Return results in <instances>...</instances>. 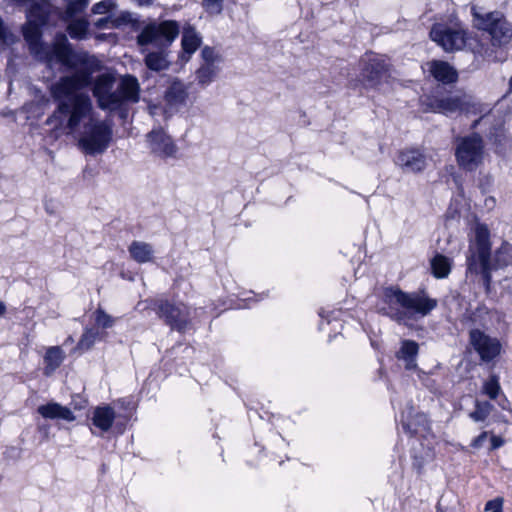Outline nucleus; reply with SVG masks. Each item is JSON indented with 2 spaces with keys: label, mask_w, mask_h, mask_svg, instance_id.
<instances>
[{
  "label": "nucleus",
  "mask_w": 512,
  "mask_h": 512,
  "mask_svg": "<svg viewBox=\"0 0 512 512\" xmlns=\"http://www.w3.org/2000/svg\"><path fill=\"white\" fill-rule=\"evenodd\" d=\"M40 26L28 20L23 29L30 53L49 66L61 64L75 70L51 86V95L57 102V109L47 119V123H55V128H64L72 133L92 111L91 99L81 89L91 83V74L100 69V62L86 52L74 51L63 33H57L50 44L42 42Z\"/></svg>",
  "instance_id": "nucleus-1"
},
{
  "label": "nucleus",
  "mask_w": 512,
  "mask_h": 512,
  "mask_svg": "<svg viewBox=\"0 0 512 512\" xmlns=\"http://www.w3.org/2000/svg\"><path fill=\"white\" fill-rule=\"evenodd\" d=\"M91 74V83H93L92 92L97 100L98 107L102 110L115 111L121 109L128 103H137L140 99V85L136 77L132 75L123 76L116 88L115 77L111 74L104 73L99 75L93 82V74ZM87 88L81 89V92L89 95L85 91Z\"/></svg>",
  "instance_id": "nucleus-2"
},
{
  "label": "nucleus",
  "mask_w": 512,
  "mask_h": 512,
  "mask_svg": "<svg viewBox=\"0 0 512 512\" xmlns=\"http://www.w3.org/2000/svg\"><path fill=\"white\" fill-rule=\"evenodd\" d=\"M180 33V25L175 20H164L151 22L143 27L137 35V44L141 47L156 45L157 51H150L146 54L144 62L147 68L152 71H163L169 68L170 62L167 58L166 49L175 41Z\"/></svg>",
  "instance_id": "nucleus-3"
},
{
  "label": "nucleus",
  "mask_w": 512,
  "mask_h": 512,
  "mask_svg": "<svg viewBox=\"0 0 512 512\" xmlns=\"http://www.w3.org/2000/svg\"><path fill=\"white\" fill-rule=\"evenodd\" d=\"M386 315L394 321L407 325L410 321L423 318L437 307V300L424 290L404 292L398 288L385 291Z\"/></svg>",
  "instance_id": "nucleus-4"
},
{
  "label": "nucleus",
  "mask_w": 512,
  "mask_h": 512,
  "mask_svg": "<svg viewBox=\"0 0 512 512\" xmlns=\"http://www.w3.org/2000/svg\"><path fill=\"white\" fill-rule=\"evenodd\" d=\"M454 155L461 170L466 172L476 171L484 164L488 156L483 137L476 132L456 137Z\"/></svg>",
  "instance_id": "nucleus-5"
},
{
  "label": "nucleus",
  "mask_w": 512,
  "mask_h": 512,
  "mask_svg": "<svg viewBox=\"0 0 512 512\" xmlns=\"http://www.w3.org/2000/svg\"><path fill=\"white\" fill-rule=\"evenodd\" d=\"M112 140V128L104 121L90 120L79 138L80 148L89 155L104 153Z\"/></svg>",
  "instance_id": "nucleus-6"
},
{
  "label": "nucleus",
  "mask_w": 512,
  "mask_h": 512,
  "mask_svg": "<svg viewBox=\"0 0 512 512\" xmlns=\"http://www.w3.org/2000/svg\"><path fill=\"white\" fill-rule=\"evenodd\" d=\"M475 26L491 35L494 46L508 44L512 39V28L501 12L481 14L476 7L472 8Z\"/></svg>",
  "instance_id": "nucleus-7"
},
{
  "label": "nucleus",
  "mask_w": 512,
  "mask_h": 512,
  "mask_svg": "<svg viewBox=\"0 0 512 512\" xmlns=\"http://www.w3.org/2000/svg\"><path fill=\"white\" fill-rule=\"evenodd\" d=\"M475 248L479 261V266L475 262V255L468 257V270L479 272L482 274L487 285L490 283L491 266H490V231L485 224H477L475 226Z\"/></svg>",
  "instance_id": "nucleus-8"
},
{
  "label": "nucleus",
  "mask_w": 512,
  "mask_h": 512,
  "mask_svg": "<svg viewBox=\"0 0 512 512\" xmlns=\"http://www.w3.org/2000/svg\"><path fill=\"white\" fill-rule=\"evenodd\" d=\"M145 308L154 307L160 319L171 327V329L183 332L189 324L190 312L189 308L183 303H171L168 300H157L148 303L146 301Z\"/></svg>",
  "instance_id": "nucleus-9"
},
{
  "label": "nucleus",
  "mask_w": 512,
  "mask_h": 512,
  "mask_svg": "<svg viewBox=\"0 0 512 512\" xmlns=\"http://www.w3.org/2000/svg\"><path fill=\"white\" fill-rule=\"evenodd\" d=\"M430 37L446 52L461 50L466 44L465 31L460 27L435 24L430 31Z\"/></svg>",
  "instance_id": "nucleus-10"
},
{
  "label": "nucleus",
  "mask_w": 512,
  "mask_h": 512,
  "mask_svg": "<svg viewBox=\"0 0 512 512\" xmlns=\"http://www.w3.org/2000/svg\"><path fill=\"white\" fill-rule=\"evenodd\" d=\"M474 107L473 98L460 93L443 98H435L427 104V111L451 114L456 112H469Z\"/></svg>",
  "instance_id": "nucleus-11"
},
{
  "label": "nucleus",
  "mask_w": 512,
  "mask_h": 512,
  "mask_svg": "<svg viewBox=\"0 0 512 512\" xmlns=\"http://www.w3.org/2000/svg\"><path fill=\"white\" fill-rule=\"evenodd\" d=\"M362 63L361 76L369 87H377L389 76V64L382 56H367Z\"/></svg>",
  "instance_id": "nucleus-12"
},
{
  "label": "nucleus",
  "mask_w": 512,
  "mask_h": 512,
  "mask_svg": "<svg viewBox=\"0 0 512 512\" xmlns=\"http://www.w3.org/2000/svg\"><path fill=\"white\" fill-rule=\"evenodd\" d=\"M147 142L151 153L160 158L175 157L178 150L172 138L161 128L149 132Z\"/></svg>",
  "instance_id": "nucleus-13"
},
{
  "label": "nucleus",
  "mask_w": 512,
  "mask_h": 512,
  "mask_svg": "<svg viewBox=\"0 0 512 512\" xmlns=\"http://www.w3.org/2000/svg\"><path fill=\"white\" fill-rule=\"evenodd\" d=\"M470 343L478 352L483 361H490L500 353L501 345L495 338H491L480 330L470 332Z\"/></svg>",
  "instance_id": "nucleus-14"
},
{
  "label": "nucleus",
  "mask_w": 512,
  "mask_h": 512,
  "mask_svg": "<svg viewBox=\"0 0 512 512\" xmlns=\"http://www.w3.org/2000/svg\"><path fill=\"white\" fill-rule=\"evenodd\" d=\"M395 164L404 173H419L427 166V157L419 149H404L398 152Z\"/></svg>",
  "instance_id": "nucleus-15"
},
{
  "label": "nucleus",
  "mask_w": 512,
  "mask_h": 512,
  "mask_svg": "<svg viewBox=\"0 0 512 512\" xmlns=\"http://www.w3.org/2000/svg\"><path fill=\"white\" fill-rule=\"evenodd\" d=\"M188 96L187 85L178 79H174L165 91L164 100L170 108L179 109L186 104Z\"/></svg>",
  "instance_id": "nucleus-16"
},
{
  "label": "nucleus",
  "mask_w": 512,
  "mask_h": 512,
  "mask_svg": "<svg viewBox=\"0 0 512 512\" xmlns=\"http://www.w3.org/2000/svg\"><path fill=\"white\" fill-rule=\"evenodd\" d=\"M428 66L430 74L439 82L450 84L458 79L457 71L445 61L434 60Z\"/></svg>",
  "instance_id": "nucleus-17"
},
{
  "label": "nucleus",
  "mask_w": 512,
  "mask_h": 512,
  "mask_svg": "<svg viewBox=\"0 0 512 512\" xmlns=\"http://www.w3.org/2000/svg\"><path fill=\"white\" fill-rule=\"evenodd\" d=\"M202 43V37L196 28L186 24L182 30L181 46L183 54H187V59L197 51Z\"/></svg>",
  "instance_id": "nucleus-18"
},
{
  "label": "nucleus",
  "mask_w": 512,
  "mask_h": 512,
  "mask_svg": "<svg viewBox=\"0 0 512 512\" xmlns=\"http://www.w3.org/2000/svg\"><path fill=\"white\" fill-rule=\"evenodd\" d=\"M28 19L31 23L44 25L53 11V6L47 0H34L30 2Z\"/></svg>",
  "instance_id": "nucleus-19"
},
{
  "label": "nucleus",
  "mask_w": 512,
  "mask_h": 512,
  "mask_svg": "<svg viewBox=\"0 0 512 512\" xmlns=\"http://www.w3.org/2000/svg\"><path fill=\"white\" fill-rule=\"evenodd\" d=\"M116 413L110 406H99L93 411L92 423L96 428L102 432H107L112 427Z\"/></svg>",
  "instance_id": "nucleus-20"
},
{
  "label": "nucleus",
  "mask_w": 512,
  "mask_h": 512,
  "mask_svg": "<svg viewBox=\"0 0 512 512\" xmlns=\"http://www.w3.org/2000/svg\"><path fill=\"white\" fill-rule=\"evenodd\" d=\"M38 413L42 417L48 419H63L69 422L75 420L73 412L68 407L62 406L58 403L41 405L38 407Z\"/></svg>",
  "instance_id": "nucleus-21"
},
{
  "label": "nucleus",
  "mask_w": 512,
  "mask_h": 512,
  "mask_svg": "<svg viewBox=\"0 0 512 512\" xmlns=\"http://www.w3.org/2000/svg\"><path fill=\"white\" fill-rule=\"evenodd\" d=\"M418 351L419 346L417 342L413 340H403L399 351L396 353V357L405 362V368L407 370H413L417 367L416 358Z\"/></svg>",
  "instance_id": "nucleus-22"
},
{
  "label": "nucleus",
  "mask_w": 512,
  "mask_h": 512,
  "mask_svg": "<svg viewBox=\"0 0 512 512\" xmlns=\"http://www.w3.org/2000/svg\"><path fill=\"white\" fill-rule=\"evenodd\" d=\"M128 252L131 258L139 264L151 262L154 258L152 245L143 241H133L128 247Z\"/></svg>",
  "instance_id": "nucleus-23"
},
{
  "label": "nucleus",
  "mask_w": 512,
  "mask_h": 512,
  "mask_svg": "<svg viewBox=\"0 0 512 512\" xmlns=\"http://www.w3.org/2000/svg\"><path fill=\"white\" fill-rule=\"evenodd\" d=\"M65 352L60 346H52L44 355V375L51 376L63 363Z\"/></svg>",
  "instance_id": "nucleus-24"
},
{
  "label": "nucleus",
  "mask_w": 512,
  "mask_h": 512,
  "mask_svg": "<svg viewBox=\"0 0 512 512\" xmlns=\"http://www.w3.org/2000/svg\"><path fill=\"white\" fill-rule=\"evenodd\" d=\"M488 138L496 146V151L499 153L510 146V139L506 135L501 121H498V123L490 129Z\"/></svg>",
  "instance_id": "nucleus-25"
},
{
  "label": "nucleus",
  "mask_w": 512,
  "mask_h": 512,
  "mask_svg": "<svg viewBox=\"0 0 512 512\" xmlns=\"http://www.w3.org/2000/svg\"><path fill=\"white\" fill-rule=\"evenodd\" d=\"M431 270L432 274L435 278L441 279L446 278L451 271V260L442 255V254H436L431 259Z\"/></svg>",
  "instance_id": "nucleus-26"
},
{
  "label": "nucleus",
  "mask_w": 512,
  "mask_h": 512,
  "mask_svg": "<svg viewBox=\"0 0 512 512\" xmlns=\"http://www.w3.org/2000/svg\"><path fill=\"white\" fill-rule=\"evenodd\" d=\"M219 70V66L202 63L195 73L198 84L201 86L209 85L216 78Z\"/></svg>",
  "instance_id": "nucleus-27"
},
{
  "label": "nucleus",
  "mask_w": 512,
  "mask_h": 512,
  "mask_svg": "<svg viewBox=\"0 0 512 512\" xmlns=\"http://www.w3.org/2000/svg\"><path fill=\"white\" fill-rule=\"evenodd\" d=\"M89 22L85 19L72 20L68 26L67 31L73 39H84L88 33Z\"/></svg>",
  "instance_id": "nucleus-28"
},
{
  "label": "nucleus",
  "mask_w": 512,
  "mask_h": 512,
  "mask_svg": "<svg viewBox=\"0 0 512 512\" xmlns=\"http://www.w3.org/2000/svg\"><path fill=\"white\" fill-rule=\"evenodd\" d=\"M97 339H99V331L94 328H87L83 332L76 349L82 351L90 350Z\"/></svg>",
  "instance_id": "nucleus-29"
},
{
  "label": "nucleus",
  "mask_w": 512,
  "mask_h": 512,
  "mask_svg": "<svg viewBox=\"0 0 512 512\" xmlns=\"http://www.w3.org/2000/svg\"><path fill=\"white\" fill-rule=\"evenodd\" d=\"M495 267L502 268L512 264V248L504 244L495 253Z\"/></svg>",
  "instance_id": "nucleus-30"
},
{
  "label": "nucleus",
  "mask_w": 512,
  "mask_h": 512,
  "mask_svg": "<svg viewBox=\"0 0 512 512\" xmlns=\"http://www.w3.org/2000/svg\"><path fill=\"white\" fill-rule=\"evenodd\" d=\"M493 405L488 401H476L475 410L470 413V418L475 422H482L490 415Z\"/></svg>",
  "instance_id": "nucleus-31"
},
{
  "label": "nucleus",
  "mask_w": 512,
  "mask_h": 512,
  "mask_svg": "<svg viewBox=\"0 0 512 512\" xmlns=\"http://www.w3.org/2000/svg\"><path fill=\"white\" fill-rule=\"evenodd\" d=\"M483 392L491 399H496L500 392L499 379L491 375L483 384Z\"/></svg>",
  "instance_id": "nucleus-32"
},
{
  "label": "nucleus",
  "mask_w": 512,
  "mask_h": 512,
  "mask_svg": "<svg viewBox=\"0 0 512 512\" xmlns=\"http://www.w3.org/2000/svg\"><path fill=\"white\" fill-rule=\"evenodd\" d=\"M202 63L212 64L213 66H219L222 62L221 55L212 47L205 46L201 50Z\"/></svg>",
  "instance_id": "nucleus-33"
},
{
  "label": "nucleus",
  "mask_w": 512,
  "mask_h": 512,
  "mask_svg": "<svg viewBox=\"0 0 512 512\" xmlns=\"http://www.w3.org/2000/svg\"><path fill=\"white\" fill-rule=\"evenodd\" d=\"M224 0H202L204 11L211 16H218L223 12Z\"/></svg>",
  "instance_id": "nucleus-34"
},
{
  "label": "nucleus",
  "mask_w": 512,
  "mask_h": 512,
  "mask_svg": "<svg viewBox=\"0 0 512 512\" xmlns=\"http://www.w3.org/2000/svg\"><path fill=\"white\" fill-rule=\"evenodd\" d=\"M95 322L98 326H100L102 328H111L114 325L115 320L112 316L107 314L103 309L98 308L95 311Z\"/></svg>",
  "instance_id": "nucleus-35"
},
{
  "label": "nucleus",
  "mask_w": 512,
  "mask_h": 512,
  "mask_svg": "<svg viewBox=\"0 0 512 512\" xmlns=\"http://www.w3.org/2000/svg\"><path fill=\"white\" fill-rule=\"evenodd\" d=\"M116 8V3L113 0H103L96 3L92 7L93 14H106Z\"/></svg>",
  "instance_id": "nucleus-36"
},
{
  "label": "nucleus",
  "mask_w": 512,
  "mask_h": 512,
  "mask_svg": "<svg viewBox=\"0 0 512 512\" xmlns=\"http://www.w3.org/2000/svg\"><path fill=\"white\" fill-rule=\"evenodd\" d=\"M67 2V12L70 15L82 12L88 5L89 0H65Z\"/></svg>",
  "instance_id": "nucleus-37"
},
{
  "label": "nucleus",
  "mask_w": 512,
  "mask_h": 512,
  "mask_svg": "<svg viewBox=\"0 0 512 512\" xmlns=\"http://www.w3.org/2000/svg\"><path fill=\"white\" fill-rule=\"evenodd\" d=\"M502 499L490 500L485 505V512H502Z\"/></svg>",
  "instance_id": "nucleus-38"
},
{
  "label": "nucleus",
  "mask_w": 512,
  "mask_h": 512,
  "mask_svg": "<svg viewBox=\"0 0 512 512\" xmlns=\"http://www.w3.org/2000/svg\"><path fill=\"white\" fill-rule=\"evenodd\" d=\"M487 436H488V433L487 432H483L481 433L477 438L474 439V441L472 442V446L474 448H480L483 446L484 442L486 441L487 439Z\"/></svg>",
  "instance_id": "nucleus-39"
},
{
  "label": "nucleus",
  "mask_w": 512,
  "mask_h": 512,
  "mask_svg": "<svg viewBox=\"0 0 512 512\" xmlns=\"http://www.w3.org/2000/svg\"><path fill=\"white\" fill-rule=\"evenodd\" d=\"M504 443V440L499 436L491 437V450L497 449L501 447Z\"/></svg>",
  "instance_id": "nucleus-40"
},
{
  "label": "nucleus",
  "mask_w": 512,
  "mask_h": 512,
  "mask_svg": "<svg viewBox=\"0 0 512 512\" xmlns=\"http://www.w3.org/2000/svg\"><path fill=\"white\" fill-rule=\"evenodd\" d=\"M503 288L512 295V277H505L503 280Z\"/></svg>",
  "instance_id": "nucleus-41"
},
{
  "label": "nucleus",
  "mask_w": 512,
  "mask_h": 512,
  "mask_svg": "<svg viewBox=\"0 0 512 512\" xmlns=\"http://www.w3.org/2000/svg\"><path fill=\"white\" fill-rule=\"evenodd\" d=\"M485 206L489 209H492L495 206V199L493 197L485 199Z\"/></svg>",
  "instance_id": "nucleus-42"
},
{
  "label": "nucleus",
  "mask_w": 512,
  "mask_h": 512,
  "mask_svg": "<svg viewBox=\"0 0 512 512\" xmlns=\"http://www.w3.org/2000/svg\"><path fill=\"white\" fill-rule=\"evenodd\" d=\"M140 6H148L151 5L153 0H134Z\"/></svg>",
  "instance_id": "nucleus-43"
},
{
  "label": "nucleus",
  "mask_w": 512,
  "mask_h": 512,
  "mask_svg": "<svg viewBox=\"0 0 512 512\" xmlns=\"http://www.w3.org/2000/svg\"><path fill=\"white\" fill-rule=\"evenodd\" d=\"M6 305L4 302L0 301V317L4 316L6 313Z\"/></svg>",
  "instance_id": "nucleus-44"
},
{
  "label": "nucleus",
  "mask_w": 512,
  "mask_h": 512,
  "mask_svg": "<svg viewBox=\"0 0 512 512\" xmlns=\"http://www.w3.org/2000/svg\"><path fill=\"white\" fill-rule=\"evenodd\" d=\"M488 118H489V116H486V117H481V118H479V119L475 120V121L473 122V124H472V128H476V127H477V125H478L482 120H484V119H488Z\"/></svg>",
  "instance_id": "nucleus-45"
},
{
  "label": "nucleus",
  "mask_w": 512,
  "mask_h": 512,
  "mask_svg": "<svg viewBox=\"0 0 512 512\" xmlns=\"http://www.w3.org/2000/svg\"><path fill=\"white\" fill-rule=\"evenodd\" d=\"M157 110H158V106H156V105L149 106V111H150L151 115H155L157 113Z\"/></svg>",
  "instance_id": "nucleus-46"
},
{
  "label": "nucleus",
  "mask_w": 512,
  "mask_h": 512,
  "mask_svg": "<svg viewBox=\"0 0 512 512\" xmlns=\"http://www.w3.org/2000/svg\"><path fill=\"white\" fill-rule=\"evenodd\" d=\"M403 427H404L406 430H408V431H410V432H412V433H417V430H416V429L411 430V423L403 424Z\"/></svg>",
  "instance_id": "nucleus-47"
},
{
  "label": "nucleus",
  "mask_w": 512,
  "mask_h": 512,
  "mask_svg": "<svg viewBox=\"0 0 512 512\" xmlns=\"http://www.w3.org/2000/svg\"><path fill=\"white\" fill-rule=\"evenodd\" d=\"M14 1L19 4H29L30 2H33L34 0H14Z\"/></svg>",
  "instance_id": "nucleus-48"
},
{
  "label": "nucleus",
  "mask_w": 512,
  "mask_h": 512,
  "mask_svg": "<svg viewBox=\"0 0 512 512\" xmlns=\"http://www.w3.org/2000/svg\"><path fill=\"white\" fill-rule=\"evenodd\" d=\"M45 209L48 213H53L52 208H49L48 205L45 206Z\"/></svg>",
  "instance_id": "nucleus-49"
},
{
  "label": "nucleus",
  "mask_w": 512,
  "mask_h": 512,
  "mask_svg": "<svg viewBox=\"0 0 512 512\" xmlns=\"http://www.w3.org/2000/svg\"><path fill=\"white\" fill-rule=\"evenodd\" d=\"M45 209L48 213H53L52 208H49L48 205L45 206Z\"/></svg>",
  "instance_id": "nucleus-50"
},
{
  "label": "nucleus",
  "mask_w": 512,
  "mask_h": 512,
  "mask_svg": "<svg viewBox=\"0 0 512 512\" xmlns=\"http://www.w3.org/2000/svg\"><path fill=\"white\" fill-rule=\"evenodd\" d=\"M70 342H73V338L71 336H69L67 339H66V343H70Z\"/></svg>",
  "instance_id": "nucleus-51"
},
{
  "label": "nucleus",
  "mask_w": 512,
  "mask_h": 512,
  "mask_svg": "<svg viewBox=\"0 0 512 512\" xmlns=\"http://www.w3.org/2000/svg\"><path fill=\"white\" fill-rule=\"evenodd\" d=\"M501 59H502V57H497V56H495L492 60H493V61H498V60H501Z\"/></svg>",
  "instance_id": "nucleus-52"
},
{
  "label": "nucleus",
  "mask_w": 512,
  "mask_h": 512,
  "mask_svg": "<svg viewBox=\"0 0 512 512\" xmlns=\"http://www.w3.org/2000/svg\"><path fill=\"white\" fill-rule=\"evenodd\" d=\"M419 418H420L421 420H423V421H426V417H425V415H419Z\"/></svg>",
  "instance_id": "nucleus-53"
},
{
  "label": "nucleus",
  "mask_w": 512,
  "mask_h": 512,
  "mask_svg": "<svg viewBox=\"0 0 512 512\" xmlns=\"http://www.w3.org/2000/svg\"><path fill=\"white\" fill-rule=\"evenodd\" d=\"M509 86H510V89L512 90V75H511V78L509 80Z\"/></svg>",
  "instance_id": "nucleus-54"
}]
</instances>
